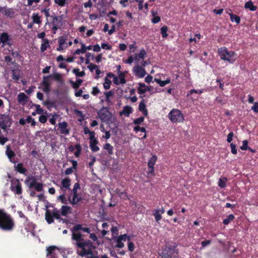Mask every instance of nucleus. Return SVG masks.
I'll list each match as a JSON object with an SVG mask.
<instances>
[{
  "label": "nucleus",
  "instance_id": "nucleus-1",
  "mask_svg": "<svg viewBox=\"0 0 258 258\" xmlns=\"http://www.w3.org/2000/svg\"><path fill=\"white\" fill-rule=\"evenodd\" d=\"M82 230L87 233H90L91 230L88 227H83L82 224L75 225L71 229L72 243L76 248H83L84 246H92V242L90 240H85L83 238V235L79 232Z\"/></svg>",
  "mask_w": 258,
  "mask_h": 258
},
{
  "label": "nucleus",
  "instance_id": "nucleus-2",
  "mask_svg": "<svg viewBox=\"0 0 258 258\" xmlns=\"http://www.w3.org/2000/svg\"><path fill=\"white\" fill-rule=\"evenodd\" d=\"M15 226V222L11 215L2 209L0 212V228L4 231H11Z\"/></svg>",
  "mask_w": 258,
  "mask_h": 258
},
{
  "label": "nucleus",
  "instance_id": "nucleus-3",
  "mask_svg": "<svg viewBox=\"0 0 258 258\" xmlns=\"http://www.w3.org/2000/svg\"><path fill=\"white\" fill-rule=\"evenodd\" d=\"M175 243L166 244L163 250L161 256L162 258H178V249Z\"/></svg>",
  "mask_w": 258,
  "mask_h": 258
},
{
  "label": "nucleus",
  "instance_id": "nucleus-4",
  "mask_svg": "<svg viewBox=\"0 0 258 258\" xmlns=\"http://www.w3.org/2000/svg\"><path fill=\"white\" fill-rule=\"evenodd\" d=\"M218 52L222 60L228 61L230 63H233L236 60V53L233 51H228L225 47L219 48Z\"/></svg>",
  "mask_w": 258,
  "mask_h": 258
},
{
  "label": "nucleus",
  "instance_id": "nucleus-5",
  "mask_svg": "<svg viewBox=\"0 0 258 258\" xmlns=\"http://www.w3.org/2000/svg\"><path fill=\"white\" fill-rule=\"evenodd\" d=\"M168 117L173 123L183 122L184 120V117L182 112L178 109H172L168 114Z\"/></svg>",
  "mask_w": 258,
  "mask_h": 258
},
{
  "label": "nucleus",
  "instance_id": "nucleus-6",
  "mask_svg": "<svg viewBox=\"0 0 258 258\" xmlns=\"http://www.w3.org/2000/svg\"><path fill=\"white\" fill-rule=\"evenodd\" d=\"M95 247L92 246H84L83 248H77V253L82 257L86 256L87 258H98L97 254H95L92 250V248Z\"/></svg>",
  "mask_w": 258,
  "mask_h": 258
},
{
  "label": "nucleus",
  "instance_id": "nucleus-7",
  "mask_svg": "<svg viewBox=\"0 0 258 258\" xmlns=\"http://www.w3.org/2000/svg\"><path fill=\"white\" fill-rule=\"evenodd\" d=\"M25 184H27L29 188H33L37 191H43V184L42 183L38 182L34 176H28L25 180Z\"/></svg>",
  "mask_w": 258,
  "mask_h": 258
},
{
  "label": "nucleus",
  "instance_id": "nucleus-8",
  "mask_svg": "<svg viewBox=\"0 0 258 258\" xmlns=\"http://www.w3.org/2000/svg\"><path fill=\"white\" fill-rule=\"evenodd\" d=\"M10 189L16 195H20L22 194V184L19 179L13 178L11 179Z\"/></svg>",
  "mask_w": 258,
  "mask_h": 258
},
{
  "label": "nucleus",
  "instance_id": "nucleus-9",
  "mask_svg": "<svg viewBox=\"0 0 258 258\" xmlns=\"http://www.w3.org/2000/svg\"><path fill=\"white\" fill-rule=\"evenodd\" d=\"M98 115L102 121L109 123L111 121V113L104 108L101 109L98 112Z\"/></svg>",
  "mask_w": 258,
  "mask_h": 258
},
{
  "label": "nucleus",
  "instance_id": "nucleus-10",
  "mask_svg": "<svg viewBox=\"0 0 258 258\" xmlns=\"http://www.w3.org/2000/svg\"><path fill=\"white\" fill-rule=\"evenodd\" d=\"M0 117V126L3 130L10 127L12 123V119L9 115L1 114Z\"/></svg>",
  "mask_w": 258,
  "mask_h": 258
},
{
  "label": "nucleus",
  "instance_id": "nucleus-11",
  "mask_svg": "<svg viewBox=\"0 0 258 258\" xmlns=\"http://www.w3.org/2000/svg\"><path fill=\"white\" fill-rule=\"evenodd\" d=\"M47 257L57 258V254L59 252V248L54 245L49 246L46 248Z\"/></svg>",
  "mask_w": 258,
  "mask_h": 258
},
{
  "label": "nucleus",
  "instance_id": "nucleus-12",
  "mask_svg": "<svg viewBox=\"0 0 258 258\" xmlns=\"http://www.w3.org/2000/svg\"><path fill=\"white\" fill-rule=\"evenodd\" d=\"M51 75L44 76L41 84L44 87L42 89L43 92L48 93L50 91V83L49 79L51 78Z\"/></svg>",
  "mask_w": 258,
  "mask_h": 258
},
{
  "label": "nucleus",
  "instance_id": "nucleus-13",
  "mask_svg": "<svg viewBox=\"0 0 258 258\" xmlns=\"http://www.w3.org/2000/svg\"><path fill=\"white\" fill-rule=\"evenodd\" d=\"M6 155L8 158L9 161L15 164L17 163V161L15 159L16 153L13 151L10 147V145H7L6 147Z\"/></svg>",
  "mask_w": 258,
  "mask_h": 258
},
{
  "label": "nucleus",
  "instance_id": "nucleus-14",
  "mask_svg": "<svg viewBox=\"0 0 258 258\" xmlns=\"http://www.w3.org/2000/svg\"><path fill=\"white\" fill-rule=\"evenodd\" d=\"M134 72L139 78H142L146 74V71L144 68L140 66H136L134 68Z\"/></svg>",
  "mask_w": 258,
  "mask_h": 258
},
{
  "label": "nucleus",
  "instance_id": "nucleus-15",
  "mask_svg": "<svg viewBox=\"0 0 258 258\" xmlns=\"http://www.w3.org/2000/svg\"><path fill=\"white\" fill-rule=\"evenodd\" d=\"M68 124L66 121H63L58 123V127L60 133L63 135H69L70 130L68 128Z\"/></svg>",
  "mask_w": 258,
  "mask_h": 258
},
{
  "label": "nucleus",
  "instance_id": "nucleus-16",
  "mask_svg": "<svg viewBox=\"0 0 258 258\" xmlns=\"http://www.w3.org/2000/svg\"><path fill=\"white\" fill-rule=\"evenodd\" d=\"M0 40L1 42L4 44H7L9 45H11L10 42V38L9 34L7 33L4 32L2 33L0 36Z\"/></svg>",
  "mask_w": 258,
  "mask_h": 258
},
{
  "label": "nucleus",
  "instance_id": "nucleus-17",
  "mask_svg": "<svg viewBox=\"0 0 258 258\" xmlns=\"http://www.w3.org/2000/svg\"><path fill=\"white\" fill-rule=\"evenodd\" d=\"M14 168L17 172L21 174H25L27 172V169L23 167V164L21 163H18L17 165L15 164L14 165Z\"/></svg>",
  "mask_w": 258,
  "mask_h": 258
},
{
  "label": "nucleus",
  "instance_id": "nucleus-18",
  "mask_svg": "<svg viewBox=\"0 0 258 258\" xmlns=\"http://www.w3.org/2000/svg\"><path fill=\"white\" fill-rule=\"evenodd\" d=\"M98 141L96 140H90V147L93 152H97L99 150V148L97 146Z\"/></svg>",
  "mask_w": 258,
  "mask_h": 258
},
{
  "label": "nucleus",
  "instance_id": "nucleus-19",
  "mask_svg": "<svg viewBox=\"0 0 258 258\" xmlns=\"http://www.w3.org/2000/svg\"><path fill=\"white\" fill-rule=\"evenodd\" d=\"M51 17L52 18V24H56L58 25L59 26H62V16H51Z\"/></svg>",
  "mask_w": 258,
  "mask_h": 258
},
{
  "label": "nucleus",
  "instance_id": "nucleus-20",
  "mask_svg": "<svg viewBox=\"0 0 258 258\" xmlns=\"http://www.w3.org/2000/svg\"><path fill=\"white\" fill-rule=\"evenodd\" d=\"M45 219L49 224H51L54 222L53 217L49 210H46L45 214Z\"/></svg>",
  "mask_w": 258,
  "mask_h": 258
},
{
  "label": "nucleus",
  "instance_id": "nucleus-21",
  "mask_svg": "<svg viewBox=\"0 0 258 258\" xmlns=\"http://www.w3.org/2000/svg\"><path fill=\"white\" fill-rule=\"evenodd\" d=\"M133 112V108L132 107L130 106H125L122 110L120 112V114H124L126 116H128L130 114H131Z\"/></svg>",
  "mask_w": 258,
  "mask_h": 258
},
{
  "label": "nucleus",
  "instance_id": "nucleus-22",
  "mask_svg": "<svg viewBox=\"0 0 258 258\" xmlns=\"http://www.w3.org/2000/svg\"><path fill=\"white\" fill-rule=\"evenodd\" d=\"M60 210L61 215L66 216L68 213H71V208L68 206L63 205L61 206Z\"/></svg>",
  "mask_w": 258,
  "mask_h": 258
},
{
  "label": "nucleus",
  "instance_id": "nucleus-23",
  "mask_svg": "<svg viewBox=\"0 0 258 258\" xmlns=\"http://www.w3.org/2000/svg\"><path fill=\"white\" fill-rule=\"evenodd\" d=\"M244 8L247 9H249L251 11H255L257 9V7L254 6L251 1H249L245 4Z\"/></svg>",
  "mask_w": 258,
  "mask_h": 258
},
{
  "label": "nucleus",
  "instance_id": "nucleus-24",
  "mask_svg": "<svg viewBox=\"0 0 258 258\" xmlns=\"http://www.w3.org/2000/svg\"><path fill=\"white\" fill-rule=\"evenodd\" d=\"M28 96L24 93H20L18 95V101L21 103L22 102H26L28 100Z\"/></svg>",
  "mask_w": 258,
  "mask_h": 258
},
{
  "label": "nucleus",
  "instance_id": "nucleus-25",
  "mask_svg": "<svg viewBox=\"0 0 258 258\" xmlns=\"http://www.w3.org/2000/svg\"><path fill=\"white\" fill-rule=\"evenodd\" d=\"M3 14L7 17L10 18L13 17L15 14V12L11 9H7L5 8L3 11Z\"/></svg>",
  "mask_w": 258,
  "mask_h": 258
},
{
  "label": "nucleus",
  "instance_id": "nucleus-26",
  "mask_svg": "<svg viewBox=\"0 0 258 258\" xmlns=\"http://www.w3.org/2000/svg\"><path fill=\"white\" fill-rule=\"evenodd\" d=\"M229 15L230 17V20L232 22H235L237 24H238L240 22V18L239 16L234 15V14L231 13L229 14Z\"/></svg>",
  "mask_w": 258,
  "mask_h": 258
},
{
  "label": "nucleus",
  "instance_id": "nucleus-27",
  "mask_svg": "<svg viewBox=\"0 0 258 258\" xmlns=\"http://www.w3.org/2000/svg\"><path fill=\"white\" fill-rule=\"evenodd\" d=\"M61 185L63 187L69 188L71 185V179L69 178H66L62 179Z\"/></svg>",
  "mask_w": 258,
  "mask_h": 258
},
{
  "label": "nucleus",
  "instance_id": "nucleus-28",
  "mask_svg": "<svg viewBox=\"0 0 258 258\" xmlns=\"http://www.w3.org/2000/svg\"><path fill=\"white\" fill-rule=\"evenodd\" d=\"M103 149L108 152V154L110 155L113 154V147L109 143H106L103 147Z\"/></svg>",
  "mask_w": 258,
  "mask_h": 258
},
{
  "label": "nucleus",
  "instance_id": "nucleus-29",
  "mask_svg": "<svg viewBox=\"0 0 258 258\" xmlns=\"http://www.w3.org/2000/svg\"><path fill=\"white\" fill-rule=\"evenodd\" d=\"M32 18L34 23L40 24L41 23L40 17L37 13H33L32 16Z\"/></svg>",
  "mask_w": 258,
  "mask_h": 258
},
{
  "label": "nucleus",
  "instance_id": "nucleus-30",
  "mask_svg": "<svg viewBox=\"0 0 258 258\" xmlns=\"http://www.w3.org/2000/svg\"><path fill=\"white\" fill-rule=\"evenodd\" d=\"M234 218L235 217L234 215L231 214L223 220V223L224 225H228L229 223L232 221Z\"/></svg>",
  "mask_w": 258,
  "mask_h": 258
},
{
  "label": "nucleus",
  "instance_id": "nucleus-31",
  "mask_svg": "<svg viewBox=\"0 0 258 258\" xmlns=\"http://www.w3.org/2000/svg\"><path fill=\"white\" fill-rule=\"evenodd\" d=\"M83 81L80 79H78L76 82L71 81L72 86L75 89H77L81 85Z\"/></svg>",
  "mask_w": 258,
  "mask_h": 258
},
{
  "label": "nucleus",
  "instance_id": "nucleus-32",
  "mask_svg": "<svg viewBox=\"0 0 258 258\" xmlns=\"http://www.w3.org/2000/svg\"><path fill=\"white\" fill-rule=\"evenodd\" d=\"M107 77L109 78H113V81L114 84L116 85H119L120 83V82L118 81V79L117 77H116L113 73H108L107 74Z\"/></svg>",
  "mask_w": 258,
  "mask_h": 258
},
{
  "label": "nucleus",
  "instance_id": "nucleus-33",
  "mask_svg": "<svg viewBox=\"0 0 258 258\" xmlns=\"http://www.w3.org/2000/svg\"><path fill=\"white\" fill-rule=\"evenodd\" d=\"M146 55V52L144 49H142L138 54H136L135 59H138V57L140 59H144Z\"/></svg>",
  "mask_w": 258,
  "mask_h": 258
},
{
  "label": "nucleus",
  "instance_id": "nucleus-34",
  "mask_svg": "<svg viewBox=\"0 0 258 258\" xmlns=\"http://www.w3.org/2000/svg\"><path fill=\"white\" fill-rule=\"evenodd\" d=\"M157 160V157L156 155H153L148 163V167L154 166Z\"/></svg>",
  "mask_w": 258,
  "mask_h": 258
},
{
  "label": "nucleus",
  "instance_id": "nucleus-35",
  "mask_svg": "<svg viewBox=\"0 0 258 258\" xmlns=\"http://www.w3.org/2000/svg\"><path fill=\"white\" fill-rule=\"evenodd\" d=\"M49 46V41L47 39L44 40V43H42L40 47L41 52H44Z\"/></svg>",
  "mask_w": 258,
  "mask_h": 258
},
{
  "label": "nucleus",
  "instance_id": "nucleus-36",
  "mask_svg": "<svg viewBox=\"0 0 258 258\" xmlns=\"http://www.w3.org/2000/svg\"><path fill=\"white\" fill-rule=\"evenodd\" d=\"M114 95V92L113 91H109L108 92H105L104 95L106 98V101L108 103H110L111 102V100L110 99V97Z\"/></svg>",
  "mask_w": 258,
  "mask_h": 258
},
{
  "label": "nucleus",
  "instance_id": "nucleus-37",
  "mask_svg": "<svg viewBox=\"0 0 258 258\" xmlns=\"http://www.w3.org/2000/svg\"><path fill=\"white\" fill-rule=\"evenodd\" d=\"M153 215L155 217V221L159 223V221L162 218V215H161L157 210H155L153 211Z\"/></svg>",
  "mask_w": 258,
  "mask_h": 258
},
{
  "label": "nucleus",
  "instance_id": "nucleus-38",
  "mask_svg": "<svg viewBox=\"0 0 258 258\" xmlns=\"http://www.w3.org/2000/svg\"><path fill=\"white\" fill-rule=\"evenodd\" d=\"M108 77L105 78L104 83L103 84L104 88L106 90L109 89L110 87V85L111 84V81L110 80L108 79Z\"/></svg>",
  "mask_w": 258,
  "mask_h": 258
},
{
  "label": "nucleus",
  "instance_id": "nucleus-39",
  "mask_svg": "<svg viewBox=\"0 0 258 258\" xmlns=\"http://www.w3.org/2000/svg\"><path fill=\"white\" fill-rule=\"evenodd\" d=\"M57 200H59L63 204H68V201H69V199H67L64 194L59 196L57 197Z\"/></svg>",
  "mask_w": 258,
  "mask_h": 258
},
{
  "label": "nucleus",
  "instance_id": "nucleus-40",
  "mask_svg": "<svg viewBox=\"0 0 258 258\" xmlns=\"http://www.w3.org/2000/svg\"><path fill=\"white\" fill-rule=\"evenodd\" d=\"M78 195L77 192H73V198L71 200V197H69V202L73 206L75 205V201L77 198H78Z\"/></svg>",
  "mask_w": 258,
  "mask_h": 258
},
{
  "label": "nucleus",
  "instance_id": "nucleus-41",
  "mask_svg": "<svg viewBox=\"0 0 258 258\" xmlns=\"http://www.w3.org/2000/svg\"><path fill=\"white\" fill-rule=\"evenodd\" d=\"M74 74L76 75L77 77H83L85 76V73L84 71L80 72L79 69H75L73 70Z\"/></svg>",
  "mask_w": 258,
  "mask_h": 258
},
{
  "label": "nucleus",
  "instance_id": "nucleus-42",
  "mask_svg": "<svg viewBox=\"0 0 258 258\" xmlns=\"http://www.w3.org/2000/svg\"><path fill=\"white\" fill-rule=\"evenodd\" d=\"M168 31V27L166 26H163L161 28V33L162 34V36L163 38H166L168 36V34L167 33Z\"/></svg>",
  "mask_w": 258,
  "mask_h": 258
},
{
  "label": "nucleus",
  "instance_id": "nucleus-43",
  "mask_svg": "<svg viewBox=\"0 0 258 258\" xmlns=\"http://www.w3.org/2000/svg\"><path fill=\"white\" fill-rule=\"evenodd\" d=\"M227 180V178L226 177L224 178L223 179L220 178L218 181V185L222 188H224L226 185V181Z\"/></svg>",
  "mask_w": 258,
  "mask_h": 258
},
{
  "label": "nucleus",
  "instance_id": "nucleus-44",
  "mask_svg": "<svg viewBox=\"0 0 258 258\" xmlns=\"http://www.w3.org/2000/svg\"><path fill=\"white\" fill-rule=\"evenodd\" d=\"M67 40V36H61L59 37L58 39V42L60 45L66 46V40Z\"/></svg>",
  "mask_w": 258,
  "mask_h": 258
},
{
  "label": "nucleus",
  "instance_id": "nucleus-45",
  "mask_svg": "<svg viewBox=\"0 0 258 258\" xmlns=\"http://www.w3.org/2000/svg\"><path fill=\"white\" fill-rule=\"evenodd\" d=\"M51 213L52 214L53 218H55V219H56L57 220H59V219L61 220L63 222H66L67 221V220L66 219H62L60 218V215L59 214V212L58 211H53V212Z\"/></svg>",
  "mask_w": 258,
  "mask_h": 258
},
{
  "label": "nucleus",
  "instance_id": "nucleus-46",
  "mask_svg": "<svg viewBox=\"0 0 258 258\" xmlns=\"http://www.w3.org/2000/svg\"><path fill=\"white\" fill-rule=\"evenodd\" d=\"M204 92L203 89L201 90H196V89H192L190 91H189L187 94V96L189 97L190 95H192L193 93H197L201 94Z\"/></svg>",
  "mask_w": 258,
  "mask_h": 258
},
{
  "label": "nucleus",
  "instance_id": "nucleus-47",
  "mask_svg": "<svg viewBox=\"0 0 258 258\" xmlns=\"http://www.w3.org/2000/svg\"><path fill=\"white\" fill-rule=\"evenodd\" d=\"M81 49H77L74 53L75 54L79 55L81 53H84L86 52L85 49V45L83 43H81Z\"/></svg>",
  "mask_w": 258,
  "mask_h": 258
},
{
  "label": "nucleus",
  "instance_id": "nucleus-48",
  "mask_svg": "<svg viewBox=\"0 0 258 258\" xmlns=\"http://www.w3.org/2000/svg\"><path fill=\"white\" fill-rule=\"evenodd\" d=\"M118 78L119 79V82L120 84H124L126 83L125 75L123 73H120V74L118 75Z\"/></svg>",
  "mask_w": 258,
  "mask_h": 258
},
{
  "label": "nucleus",
  "instance_id": "nucleus-49",
  "mask_svg": "<svg viewBox=\"0 0 258 258\" xmlns=\"http://www.w3.org/2000/svg\"><path fill=\"white\" fill-rule=\"evenodd\" d=\"M134 130L136 132H141L142 133H144L145 134L146 133V130L145 127H140V126L138 125L135 126L134 128Z\"/></svg>",
  "mask_w": 258,
  "mask_h": 258
},
{
  "label": "nucleus",
  "instance_id": "nucleus-50",
  "mask_svg": "<svg viewBox=\"0 0 258 258\" xmlns=\"http://www.w3.org/2000/svg\"><path fill=\"white\" fill-rule=\"evenodd\" d=\"M145 118L143 116H141L139 118H136L134 120V123L135 124H141L144 120Z\"/></svg>",
  "mask_w": 258,
  "mask_h": 258
},
{
  "label": "nucleus",
  "instance_id": "nucleus-51",
  "mask_svg": "<svg viewBox=\"0 0 258 258\" xmlns=\"http://www.w3.org/2000/svg\"><path fill=\"white\" fill-rule=\"evenodd\" d=\"M119 238H120V239H121L122 241H125L126 240L128 241L131 240V237L128 236L126 234H124L122 235H120L118 236Z\"/></svg>",
  "mask_w": 258,
  "mask_h": 258
},
{
  "label": "nucleus",
  "instance_id": "nucleus-52",
  "mask_svg": "<svg viewBox=\"0 0 258 258\" xmlns=\"http://www.w3.org/2000/svg\"><path fill=\"white\" fill-rule=\"evenodd\" d=\"M75 147H76L77 150L75 152V155L76 157H79V156L81 154V147L80 144H77L76 145Z\"/></svg>",
  "mask_w": 258,
  "mask_h": 258
},
{
  "label": "nucleus",
  "instance_id": "nucleus-53",
  "mask_svg": "<svg viewBox=\"0 0 258 258\" xmlns=\"http://www.w3.org/2000/svg\"><path fill=\"white\" fill-rule=\"evenodd\" d=\"M122 240L120 239V238H119L118 237L117 240H116V247H118V248H123L124 246V243L122 242Z\"/></svg>",
  "mask_w": 258,
  "mask_h": 258
},
{
  "label": "nucleus",
  "instance_id": "nucleus-54",
  "mask_svg": "<svg viewBox=\"0 0 258 258\" xmlns=\"http://www.w3.org/2000/svg\"><path fill=\"white\" fill-rule=\"evenodd\" d=\"M34 106L36 107V111L37 114H41L44 113V110L40 107V105L34 104Z\"/></svg>",
  "mask_w": 258,
  "mask_h": 258
},
{
  "label": "nucleus",
  "instance_id": "nucleus-55",
  "mask_svg": "<svg viewBox=\"0 0 258 258\" xmlns=\"http://www.w3.org/2000/svg\"><path fill=\"white\" fill-rule=\"evenodd\" d=\"M26 121L28 123H31L32 126H35L36 125V121L31 116H28L26 118Z\"/></svg>",
  "mask_w": 258,
  "mask_h": 258
},
{
  "label": "nucleus",
  "instance_id": "nucleus-56",
  "mask_svg": "<svg viewBox=\"0 0 258 258\" xmlns=\"http://www.w3.org/2000/svg\"><path fill=\"white\" fill-rule=\"evenodd\" d=\"M41 12L42 13H43L46 18H48V17L50 16L49 8L45 7L44 9H41Z\"/></svg>",
  "mask_w": 258,
  "mask_h": 258
},
{
  "label": "nucleus",
  "instance_id": "nucleus-57",
  "mask_svg": "<svg viewBox=\"0 0 258 258\" xmlns=\"http://www.w3.org/2000/svg\"><path fill=\"white\" fill-rule=\"evenodd\" d=\"M146 109V106L144 102V100H143L139 103V110L140 111H143Z\"/></svg>",
  "mask_w": 258,
  "mask_h": 258
},
{
  "label": "nucleus",
  "instance_id": "nucleus-58",
  "mask_svg": "<svg viewBox=\"0 0 258 258\" xmlns=\"http://www.w3.org/2000/svg\"><path fill=\"white\" fill-rule=\"evenodd\" d=\"M44 105L47 106L48 109H49V107H52L54 105V103L53 102H51L48 100H47L43 102Z\"/></svg>",
  "mask_w": 258,
  "mask_h": 258
},
{
  "label": "nucleus",
  "instance_id": "nucleus-59",
  "mask_svg": "<svg viewBox=\"0 0 258 258\" xmlns=\"http://www.w3.org/2000/svg\"><path fill=\"white\" fill-rule=\"evenodd\" d=\"M243 145L240 147V149L242 150H246L248 149L249 147L248 146V141L244 140L243 141Z\"/></svg>",
  "mask_w": 258,
  "mask_h": 258
},
{
  "label": "nucleus",
  "instance_id": "nucleus-60",
  "mask_svg": "<svg viewBox=\"0 0 258 258\" xmlns=\"http://www.w3.org/2000/svg\"><path fill=\"white\" fill-rule=\"evenodd\" d=\"M55 4L60 7H63L66 4V0H54Z\"/></svg>",
  "mask_w": 258,
  "mask_h": 258
},
{
  "label": "nucleus",
  "instance_id": "nucleus-61",
  "mask_svg": "<svg viewBox=\"0 0 258 258\" xmlns=\"http://www.w3.org/2000/svg\"><path fill=\"white\" fill-rule=\"evenodd\" d=\"M128 249L130 251L133 252L135 250V244L133 242H129L127 244Z\"/></svg>",
  "mask_w": 258,
  "mask_h": 258
},
{
  "label": "nucleus",
  "instance_id": "nucleus-62",
  "mask_svg": "<svg viewBox=\"0 0 258 258\" xmlns=\"http://www.w3.org/2000/svg\"><path fill=\"white\" fill-rule=\"evenodd\" d=\"M12 78L14 80H18L19 79L20 76H19V74H16L15 70L14 69V70H12Z\"/></svg>",
  "mask_w": 258,
  "mask_h": 258
},
{
  "label": "nucleus",
  "instance_id": "nucleus-63",
  "mask_svg": "<svg viewBox=\"0 0 258 258\" xmlns=\"http://www.w3.org/2000/svg\"><path fill=\"white\" fill-rule=\"evenodd\" d=\"M230 147L231 149V153L233 154H236L237 153L236 145L233 143L230 144Z\"/></svg>",
  "mask_w": 258,
  "mask_h": 258
},
{
  "label": "nucleus",
  "instance_id": "nucleus-64",
  "mask_svg": "<svg viewBox=\"0 0 258 258\" xmlns=\"http://www.w3.org/2000/svg\"><path fill=\"white\" fill-rule=\"evenodd\" d=\"M99 92L100 90L97 86L93 87V89L91 92L93 95L96 96Z\"/></svg>",
  "mask_w": 258,
  "mask_h": 258
}]
</instances>
